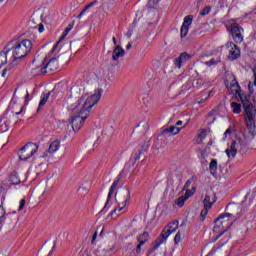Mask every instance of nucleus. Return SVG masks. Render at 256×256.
I'll list each match as a JSON object with an SVG mask.
<instances>
[{
	"instance_id": "f257e3e1",
	"label": "nucleus",
	"mask_w": 256,
	"mask_h": 256,
	"mask_svg": "<svg viewBox=\"0 0 256 256\" xmlns=\"http://www.w3.org/2000/svg\"><path fill=\"white\" fill-rule=\"evenodd\" d=\"M103 94V89H98L91 96L80 97L76 103L70 106L72 111L71 125L73 131H80L81 127L85 125V121L91 115V110L99 101L101 100V95Z\"/></svg>"
},
{
	"instance_id": "f03ea898",
	"label": "nucleus",
	"mask_w": 256,
	"mask_h": 256,
	"mask_svg": "<svg viewBox=\"0 0 256 256\" xmlns=\"http://www.w3.org/2000/svg\"><path fill=\"white\" fill-rule=\"evenodd\" d=\"M32 49H33V42H31V40L29 39H24V40L15 42L11 48L12 57L14 61H17L19 59H24V57H27V55L31 53Z\"/></svg>"
},
{
	"instance_id": "7ed1b4c3",
	"label": "nucleus",
	"mask_w": 256,
	"mask_h": 256,
	"mask_svg": "<svg viewBox=\"0 0 256 256\" xmlns=\"http://www.w3.org/2000/svg\"><path fill=\"white\" fill-rule=\"evenodd\" d=\"M227 31L230 32L234 43L241 44L243 43V26L237 23V19H230L224 23Z\"/></svg>"
},
{
	"instance_id": "20e7f679",
	"label": "nucleus",
	"mask_w": 256,
	"mask_h": 256,
	"mask_svg": "<svg viewBox=\"0 0 256 256\" xmlns=\"http://www.w3.org/2000/svg\"><path fill=\"white\" fill-rule=\"evenodd\" d=\"M59 63H63V57L51 58L46 65L38 66L34 69V75H45V73H53L59 69Z\"/></svg>"
},
{
	"instance_id": "39448f33",
	"label": "nucleus",
	"mask_w": 256,
	"mask_h": 256,
	"mask_svg": "<svg viewBox=\"0 0 256 256\" xmlns=\"http://www.w3.org/2000/svg\"><path fill=\"white\" fill-rule=\"evenodd\" d=\"M37 151H39V145L33 142H28L18 151L19 160L28 161V159H31Z\"/></svg>"
},
{
	"instance_id": "423d86ee",
	"label": "nucleus",
	"mask_w": 256,
	"mask_h": 256,
	"mask_svg": "<svg viewBox=\"0 0 256 256\" xmlns=\"http://www.w3.org/2000/svg\"><path fill=\"white\" fill-rule=\"evenodd\" d=\"M226 210L230 211V213H225L220 215V217H224V219L220 220V223L222 225H227V223H232L233 225V221H230L229 217H240L239 213H241V208L237 204H228L226 206Z\"/></svg>"
},
{
	"instance_id": "0eeeda50",
	"label": "nucleus",
	"mask_w": 256,
	"mask_h": 256,
	"mask_svg": "<svg viewBox=\"0 0 256 256\" xmlns=\"http://www.w3.org/2000/svg\"><path fill=\"white\" fill-rule=\"evenodd\" d=\"M221 219H225V216H219L214 220L215 225L213 231L214 233H218V235L216 236V241L217 239L225 235V233H227V231H229L232 226V223H227V225L222 224Z\"/></svg>"
},
{
	"instance_id": "6e6552de",
	"label": "nucleus",
	"mask_w": 256,
	"mask_h": 256,
	"mask_svg": "<svg viewBox=\"0 0 256 256\" xmlns=\"http://www.w3.org/2000/svg\"><path fill=\"white\" fill-rule=\"evenodd\" d=\"M169 235H171V232L167 229V227H165L162 230L160 236L153 243L151 249L148 251V256L151 255V253H153L154 251H157V249H159V246L163 245V242L167 241Z\"/></svg>"
},
{
	"instance_id": "1a4fd4ad",
	"label": "nucleus",
	"mask_w": 256,
	"mask_h": 256,
	"mask_svg": "<svg viewBox=\"0 0 256 256\" xmlns=\"http://www.w3.org/2000/svg\"><path fill=\"white\" fill-rule=\"evenodd\" d=\"M228 50V61H237L241 57V49L233 42H227L225 45Z\"/></svg>"
},
{
	"instance_id": "9d476101",
	"label": "nucleus",
	"mask_w": 256,
	"mask_h": 256,
	"mask_svg": "<svg viewBox=\"0 0 256 256\" xmlns=\"http://www.w3.org/2000/svg\"><path fill=\"white\" fill-rule=\"evenodd\" d=\"M232 87H236V95H238L243 107L246 105H251V94H247L243 91H241V86H239V82L234 79V83L232 84Z\"/></svg>"
},
{
	"instance_id": "9b49d317",
	"label": "nucleus",
	"mask_w": 256,
	"mask_h": 256,
	"mask_svg": "<svg viewBox=\"0 0 256 256\" xmlns=\"http://www.w3.org/2000/svg\"><path fill=\"white\" fill-rule=\"evenodd\" d=\"M3 218V225H7V227H15L19 221V216L17 215L16 211H13L12 213H6Z\"/></svg>"
},
{
	"instance_id": "f8f14e48",
	"label": "nucleus",
	"mask_w": 256,
	"mask_h": 256,
	"mask_svg": "<svg viewBox=\"0 0 256 256\" xmlns=\"http://www.w3.org/2000/svg\"><path fill=\"white\" fill-rule=\"evenodd\" d=\"M121 181H123V173L118 174L117 178L111 185L107 201L105 203L104 208L101 211H105V209H107V205H109V201H111V197H113V194L115 193V190L117 189V186L121 183Z\"/></svg>"
},
{
	"instance_id": "ddd939ff",
	"label": "nucleus",
	"mask_w": 256,
	"mask_h": 256,
	"mask_svg": "<svg viewBox=\"0 0 256 256\" xmlns=\"http://www.w3.org/2000/svg\"><path fill=\"white\" fill-rule=\"evenodd\" d=\"M131 200V191L126 190L124 192V198L121 199V203H118V207L114 208V210L111 212V215H115V213L123 211L127 205H129V201Z\"/></svg>"
},
{
	"instance_id": "4468645a",
	"label": "nucleus",
	"mask_w": 256,
	"mask_h": 256,
	"mask_svg": "<svg viewBox=\"0 0 256 256\" xmlns=\"http://www.w3.org/2000/svg\"><path fill=\"white\" fill-rule=\"evenodd\" d=\"M192 57L193 56H191L189 53L182 52L178 58L174 59L175 67H177V69H181V67L183 66V63H187V61H191Z\"/></svg>"
},
{
	"instance_id": "2eb2a0df",
	"label": "nucleus",
	"mask_w": 256,
	"mask_h": 256,
	"mask_svg": "<svg viewBox=\"0 0 256 256\" xmlns=\"http://www.w3.org/2000/svg\"><path fill=\"white\" fill-rule=\"evenodd\" d=\"M241 145V140L232 141L230 148L226 149V155L228 159H235V156L237 155V149H239V146Z\"/></svg>"
},
{
	"instance_id": "dca6fc26",
	"label": "nucleus",
	"mask_w": 256,
	"mask_h": 256,
	"mask_svg": "<svg viewBox=\"0 0 256 256\" xmlns=\"http://www.w3.org/2000/svg\"><path fill=\"white\" fill-rule=\"evenodd\" d=\"M244 107V113L246 115L245 119L246 121H253L255 120L256 117V109L255 106L253 104H248Z\"/></svg>"
},
{
	"instance_id": "f3484780",
	"label": "nucleus",
	"mask_w": 256,
	"mask_h": 256,
	"mask_svg": "<svg viewBox=\"0 0 256 256\" xmlns=\"http://www.w3.org/2000/svg\"><path fill=\"white\" fill-rule=\"evenodd\" d=\"M125 56V50L121 46H116L112 53V60L119 61V57Z\"/></svg>"
},
{
	"instance_id": "a211bd4d",
	"label": "nucleus",
	"mask_w": 256,
	"mask_h": 256,
	"mask_svg": "<svg viewBox=\"0 0 256 256\" xmlns=\"http://www.w3.org/2000/svg\"><path fill=\"white\" fill-rule=\"evenodd\" d=\"M246 127L252 139H255V135H256L255 120H246Z\"/></svg>"
},
{
	"instance_id": "6ab92c4d",
	"label": "nucleus",
	"mask_w": 256,
	"mask_h": 256,
	"mask_svg": "<svg viewBox=\"0 0 256 256\" xmlns=\"http://www.w3.org/2000/svg\"><path fill=\"white\" fill-rule=\"evenodd\" d=\"M73 29V26L69 25L68 27H66V29L64 30L61 38L59 39V41L56 43V45L53 47L52 49V53H55V51H57V47H59V43H61V41H63V39H65L67 37V35H69V32Z\"/></svg>"
},
{
	"instance_id": "aec40b11",
	"label": "nucleus",
	"mask_w": 256,
	"mask_h": 256,
	"mask_svg": "<svg viewBox=\"0 0 256 256\" xmlns=\"http://www.w3.org/2000/svg\"><path fill=\"white\" fill-rule=\"evenodd\" d=\"M59 147H61V141L54 140L49 145L48 153H51V154L56 153V151H59Z\"/></svg>"
},
{
	"instance_id": "412c9836",
	"label": "nucleus",
	"mask_w": 256,
	"mask_h": 256,
	"mask_svg": "<svg viewBox=\"0 0 256 256\" xmlns=\"http://www.w3.org/2000/svg\"><path fill=\"white\" fill-rule=\"evenodd\" d=\"M51 93H42L41 95V100L38 106V111H41V108L45 107V104L47 103V101H49V97H50Z\"/></svg>"
},
{
	"instance_id": "4be33fe9",
	"label": "nucleus",
	"mask_w": 256,
	"mask_h": 256,
	"mask_svg": "<svg viewBox=\"0 0 256 256\" xmlns=\"http://www.w3.org/2000/svg\"><path fill=\"white\" fill-rule=\"evenodd\" d=\"M137 241L140 245H145L149 241V232H143L141 235L137 236Z\"/></svg>"
},
{
	"instance_id": "5701e85b",
	"label": "nucleus",
	"mask_w": 256,
	"mask_h": 256,
	"mask_svg": "<svg viewBox=\"0 0 256 256\" xmlns=\"http://www.w3.org/2000/svg\"><path fill=\"white\" fill-rule=\"evenodd\" d=\"M167 230L170 231V233H175V231H177V229H179V220H175L173 222H170L167 226H166Z\"/></svg>"
},
{
	"instance_id": "b1692460",
	"label": "nucleus",
	"mask_w": 256,
	"mask_h": 256,
	"mask_svg": "<svg viewBox=\"0 0 256 256\" xmlns=\"http://www.w3.org/2000/svg\"><path fill=\"white\" fill-rule=\"evenodd\" d=\"M9 181L11 185H19V183H21V180L19 179V176L17 175V173H12L10 175Z\"/></svg>"
},
{
	"instance_id": "393cba45",
	"label": "nucleus",
	"mask_w": 256,
	"mask_h": 256,
	"mask_svg": "<svg viewBox=\"0 0 256 256\" xmlns=\"http://www.w3.org/2000/svg\"><path fill=\"white\" fill-rule=\"evenodd\" d=\"M109 253V249H105L103 247H98L96 250H95V254L97 256H107V254Z\"/></svg>"
},
{
	"instance_id": "a878e982",
	"label": "nucleus",
	"mask_w": 256,
	"mask_h": 256,
	"mask_svg": "<svg viewBox=\"0 0 256 256\" xmlns=\"http://www.w3.org/2000/svg\"><path fill=\"white\" fill-rule=\"evenodd\" d=\"M209 170L212 175H215V173H217V161L215 159L210 162Z\"/></svg>"
},
{
	"instance_id": "bb28decb",
	"label": "nucleus",
	"mask_w": 256,
	"mask_h": 256,
	"mask_svg": "<svg viewBox=\"0 0 256 256\" xmlns=\"http://www.w3.org/2000/svg\"><path fill=\"white\" fill-rule=\"evenodd\" d=\"M231 107L233 109V113H235L236 115H239V113H241V104L237 102H232Z\"/></svg>"
},
{
	"instance_id": "cd10ccee",
	"label": "nucleus",
	"mask_w": 256,
	"mask_h": 256,
	"mask_svg": "<svg viewBox=\"0 0 256 256\" xmlns=\"http://www.w3.org/2000/svg\"><path fill=\"white\" fill-rule=\"evenodd\" d=\"M204 207H206V209H211L213 207V203H211V196L206 195L204 200Z\"/></svg>"
},
{
	"instance_id": "c85d7f7f",
	"label": "nucleus",
	"mask_w": 256,
	"mask_h": 256,
	"mask_svg": "<svg viewBox=\"0 0 256 256\" xmlns=\"http://www.w3.org/2000/svg\"><path fill=\"white\" fill-rule=\"evenodd\" d=\"M95 3H97V1H93L91 3H89L88 5H86L84 7V9L80 12V14L78 15V19H81L84 15H85V12L90 9V7H93V5H95Z\"/></svg>"
},
{
	"instance_id": "c756f323",
	"label": "nucleus",
	"mask_w": 256,
	"mask_h": 256,
	"mask_svg": "<svg viewBox=\"0 0 256 256\" xmlns=\"http://www.w3.org/2000/svg\"><path fill=\"white\" fill-rule=\"evenodd\" d=\"M3 65H7V53L0 52V69L3 67Z\"/></svg>"
},
{
	"instance_id": "7c9ffc66",
	"label": "nucleus",
	"mask_w": 256,
	"mask_h": 256,
	"mask_svg": "<svg viewBox=\"0 0 256 256\" xmlns=\"http://www.w3.org/2000/svg\"><path fill=\"white\" fill-rule=\"evenodd\" d=\"M193 23V15H188L184 18L182 26L188 27Z\"/></svg>"
},
{
	"instance_id": "2f4dec72",
	"label": "nucleus",
	"mask_w": 256,
	"mask_h": 256,
	"mask_svg": "<svg viewBox=\"0 0 256 256\" xmlns=\"http://www.w3.org/2000/svg\"><path fill=\"white\" fill-rule=\"evenodd\" d=\"M189 33V28L187 26H181L180 29V37L184 38L187 37V34Z\"/></svg>"
},
{
	"instance_id": "473e14b6",
	"label": "nucleus",
	"mask_w": 256,
	"mask_h": 256,
	"mask_svg": "<svg viewBox=\"0 0 256 256\" xmlns=\"http://www.w3.org/2000/svg\"><path fill=\"white\" fill-rule=\"evenodd\" d=\"M185 201H187V198L185 196H181L176 200V205H178V207H183V205H185Z\"/></svg>"
},
{
	"instance_id": "72a5a7b5",
	"label": "nucleus",
	"mask_w": 256,
	"mask_h": 256,
	"mask_svg": "<svg viewBox=\"0 0 256 256\" xmlns=\"http://www.w3.org/2000/svg\"><path fill=\"white\" fill-rule=\"evenodd\" d=\"M207 137V130L206 129H200V133L198 134V139L200 141H203Z\"/></svg>"
},
{
	"instance_id": "f704fd0d",
	"label": "nucleus",
	"mask_w": 256,
	"mask_h": 256,
	"mask_svg": "<svg viewBox=\"0 0 256 256\" xmlns=\"http://www.w3.org/2000/svg\"><path fill=\"white\" fill-rule=\"evenodd\" d=\"M196 188L193 187L192 190H189V188L186 189V194L184 195L185 198L189 199L192 195L195 194Z\"/></svg>"
},
{
	"instance_id": "c9c22d12",
	"label": "nucleus",
	"mask_w": 256,
	"mask_h": 256,
	"mask_svg": "<svg viewBox=\"0 0 256 256\" xmlns=\"http://www.w3.org/2000/svg\"><path fill=\"white\" fill-rule=\"evenodd\" d=\"M207 213H209V208L204 207V209H202L200 213L201 221H205V217H207Z\"/></svg>"
},
{
	"instance_id": "e433bc0d",
	"label": "nucleus",
	"mask_w": 256,
	"mask_h": 256,
	"mask_svg": "<svg viewBox=\"0 0 256 256\" xmlns=\"http://www.w3.org/2000/svg\"><path fill=\"white\" fill-rule=\"evenodd\" d=\"M211 13V6H206L204 9L200 12V15L202 17H205V15H209Z\"/></svg>"
},
{
	"instance_id": "4c0bfd02",
	"label": "nucleus",
	"mask_w": 256,
	"mask_h": 256,
	"mask_svg": "<svg viewBox=\"0 0 256 256\" xmlns=\"http://www.w3.org/2000/svg\"><path fill=\"white\" fill-rule=\"evenodd\" d=\"M170 133L173 135H178V133L181 131V128H177V126H171L168 128Z\"/></svg>"
},
{
	"instance_id": "58836bf2",
	"label": "nucleus",
	"mask_w": 256,
	"mask_h": 256,
	"mask_svg": "<svg viewBox=\"0 0 256 256\" xmlns=\"http://www.w3.org/2000/svg\"><path fill=\"white\" fill-rule=\"evenodd\" d=\"M195 181V176H192L190 179H188L184 185V189H189L191 187V184Z\"/></svg>"
},
{
	"instance_id": "ea45409f",
	"label": "nucleus",
	"mask_w": 256,
	"mask_h": 256,
	"mask_svg": "<svg viewBox=\"0 0 256 256\" xmlns=\"http://www.w3.org/2000/svg\"><path fill=\"white\" fill-rule=\"evenodd\" d=\"M159 3V0H149L148 1V8L155 9V6Z\"/></svg>"
},
{
	"instance_id": "a19ab883",
	"label": "nucleus",
	"mask_w": 256,
	"mask_h": 256,
	"mask_svg": "<svg viewBox=\"0 0 256 256\" xmlns=\"http://www.w3.org/2000/svg\"><path fill=\"white\" fill-rule=\"evenodd\" d=\"M3 217H5V208L0 206V225H3Z\"/></svg>"
},
{
	"instance_id": "79ce46f5",
	"label": "nucleus",
	"mask_w": 256,
	"mask_h": 256,
	"mask_svg": "<svg viewBox=\"0 0 256 256\" xmlns=\"http://www.w3.org/2000/svg\"><path fill=\"white\" fill-rule=\"evenodd\" d=\"M217 115V110L216 109H213V110H211L209 113H208V115H207V117L208 118H211V117H213L212 118V121H215V116Z\"/></svg>"
},
{
	"instance_id": "37998d69",
	"label": "nucleus",
	"mask_w": 256,
	"mask_h": 256,
	"mask_svg": "<svg viewBox=\"0 0 256 256\" xmlns=\"http://www.w3.org/2000/svg\"><path fill=\"white\" fill-rule=\"evenodd\" d=\"M180 241H181V232H177V234L174 237L175 245H179Z\"/></svg>"
},
{
	"instance_id": "c03bdc74",
	"label": "nucleus",
	"mask_w": 256,
	"mask_h": 256,
	"mask_svg": "<svg viewBox=\"0 0 256 256\" xmlns=\"http://www.w3.org/2000/svg\"><path fill=\"white\" fill-rule=\"evenodd\" d=\"M26 203H27V200H25V199L20 200L18 211H23V209H25V204Z\"/></svg>"
},
{
	"instance_id": "a18cd8bd",
	"label": "nucleus",
	"mask_w": 256,
	"mask_h": 256,
	"mask_svg": "<svg viewBox=\"0 0 256 256\" xmlns=\"http://www.w3.org/2000/svg\"><path fill=\"white\" fill-rule=\"evenodd\" d=\"M205 65H207V67H212V65H217V61L215 58H212L211 60L205 62Z\"/></svg>"
},
{
	"instance_id": "49530a36",
	"label": "nucleus",
	"mask_w": 256,
	"mask_h": 256,
	"mask_svg": "<svg viewBox=\"0 0 256 256\" xmlns=\"http://www.w3.org/2000/svg\"><path fill=\"white\" fill-rule=\"evenodd\" d=\"M143 151H145V149L144 150H139L138 154L134 158L133 165H135V163H137V161H139L141 159V155H142Z\"/></svg>"
},
{
	"instance_id": "de8ad7c7",
	"label": "nucleus",
	"mask_w": 256,
	"mask_h": 256,
	"mask_svg": "<svg viewBox=\"0 0 256 256\" xmlns=\"http://www.w3.org/2000/svg\"><path fill=\"white\" fill-rule=\"evenodd\" d=\"M38 31L39 33H43V31H45V26L42 23L38 25Z\"/></svg>"
},
{
	"instance_id": "09e8293b",
	"label": "nucleus",
	"mask_w": 256,
	"mask_h": 256,
	"mask_svg": "<svg viewBox=\"0 0 256 256\" xmlns=\"http://www.w3.org/2000/svg\"><path fill=\"white\" fill-rule=\"evenodd\" d=\"M141 247H143V245H141V242H139V244L136 246V253L139 255V253H141Z\"/></svg>"
},
{
	"instance_id": "8fccbe9b",
	"label": "nucleus",
	"mask_w": 256,
	"mask_h": 256,
	"mask_svg": "<svg viewBox=\"0 0 256 256\" xmlns=\"http://www.w3.org/2000/svg\"><path fill=\"white\" fill-rule=\"evenodd\" d=\"M167 133H171L170 130H169V128L163 129V130L160 132V135H165V134H167Z\"/></svg>"
},
{
	"instance_id": "3c124183",
	"label": "nucleus",
	"mask_w": 256,
	"mask_h": 256,
	"mask_svg": "<svg viewBox=\"0 0 256 256\" xmlns=\"http://www.w3.org/2000/svg\"><path fill=\"white\" fill-rule=\"evenodd\" d=\"M248 90H249V95H253V87H251V82L248 84Z\"/></svg>"
},
{
	"instance_id": "603ef678",
	"label": "nucleus",
	"mask_w": 256,
	"mask_h": 256,
	"mask_svg": "<svg viewBox=\"0 0 256 256\" xmlns=\"http://www.w3.org/2000/svg\"><path fill=\"white\" fill-rule=\"evenodd\" d=\"M232 131H233V130H231V128H228V129L225 131V133H224L225 137H227L228 135H231Z\"/></svg>"
},
{
	"instance_id": "864d4df0",
	"label": "nucleus",
	"mask_w": 256,
	"mask_h": 256,
	"mask_svg": "<svg viewBox=\"0 0 256 256\" xmlns=\"http://www.w3.org/2000/svg\"><path fill=\"white\" fill-rule=\"evenodd\" d=\"M96 239H97V232H95L92 236V241H91L92 245L93 243H95Z\"/></svg>"
},
{
	"instance_id": "5fc2aeb1",
	"label": "nucleus",
	"mask_w": 256,
	"mask_h": 256,
	"mask_svg": "<svg viewBox=\"0 0 256 256\" xmlns=\"http://www.w3.org/2000/svg\"><path fill=\"white\" fill-rule=\"evenodd\" d=\"M29 101H31V97L29 95V92H27L26 97H25V102L29 103Z\"/></svg>"
},
{
	"instance_id": "6e6d98bb",
	"label": "nucleus",
	"mask_w": 256,
	"mask_h": 256,
	"mask_svg": "<svg viewBox=\"0 0 256 256\" xmlns=\"http://www.w3.org/2000/svg\"><path fill=\"white\" fill-rule=\"evenodd\" d=\"M7 71H9V68H5V69L2 71V77H5V75H7Z\"/></svg>"
},
{
	"instance_id": "4d7b16f0",
	"label": "nucleus",
	"mask_w": 256,
	"mask_h": 256,
	"mask_svg": "<svg viewBox=\"0 0 256 256\" xmlns=\"http://www.w3.org/2000/svg\"><path fill=\"white\" fill-rule=\"evenodd\" d=\"M181 125H183V121L179 120V121L176 122V127H179Z\"/></svg>"
},
{
	"instance_id": "13d9d810",
	"label": "nucleus",
	"mask_w": 256,
	"mask_h": 256,
	"mask_svg": "<svg viewBox=\"0 0 256 256\" xmlns=\"http://www.w3.org/2000/svg\"><path fill=\"white\" fill-rule=\"evenodd\" d=\"M254 73V85H256V69L253 70Z\"/></svg>"
},
{
	"instance_id": "bf43d9fd",
	"label": "nucleus",
	"mask_w": 256,
	"mask_h": 256,
	"mask_svg": "<svg viewBox=\"0 0 256 256\" xmlns=\"http://www.w3.org/2000/svg\"><path fill=\"white\" fill-rule=\"evenodd\" d=\"M131 47H133V45L131 43H128L126 46L127 51H129V49H131Z\"/></svg>"
},
{
	"instance_id": "052dcab7",
	"label": "nucleus",
	"mask_w": 256,
	"mask_h": 256,
	"mask_svg": "<svg viewBox=\"0 0 256 256\" xmlns=\"http://www.w3.org/2000/svg\"><path fill=\"white\" fill-rule=\"evenodd\" d=\"M112 41H113L114 45H117V38L113 37Z\"/></svg>"
},
{
	"instance_id": "680f3d73",
	"label": "nucleus",
	"mask_w": 256,
	"mask_h": 256,
	"mask_svg": "<svg viewBox=\"0 0 256 256\" xmlns=\"http://www.w3.org/2000/svg\"><path fill=\"white\" fill-rule=\"evenodd\" d=\"M81 191H85V188H78V192L81 193Z\"/></svg>"
},
{
	"instance_id": "e2e57ef3",
	"label": "nucleus",
	"mask_w": 256,
	"mask_h": 256,
	"mask_svg": "<svg viewBox=\"0 0 256 256\" xmlns=\"http://www.w3.org/2000/svg\"><path fill=\"white\" fill-rule=\"evenodd\" d=\"M229 241V238H227L226 240H224L223 242H222V245H225V243H227Z\"/></svg>"
},
{
	"instance_id": "0e129e2a",
	"label": "nucleus",
	"mask_w": 256,
	"mask_h": 256,
	"mask_svg": "<svg viewBox=\"0 0 256 256\" xmlns=\"http://www.w3.org/2000/svg\"><path fill=\"white\" fill-rule=\"evenodd\" d=\"M215 251H217V248H216V247H214V248L212 249L211 253H215Z\"/></svg>"
},
{
	"instance_id": "69168bd1",
	"label": "nucleus",
	"mask_w": 256,
	"mask_h": 256,
	"mask_svg": "<svg viewBox=\"0 0 256 256\" xmlns=\"http://www.w3.org/2000/svg\"><path fill=\"white\" fill-rule=\"evenodd\" d=\"M22 111H23V109H21L19 112H16V115H21Z\"/></svg>"
},
{
	"instance_id": "338daca9",
	"label": "nucleus",
	"mask_w": 256,
	"mask_h": 256,
	"mask_svg": "<svg viewBox=\"0 0 256 256\" xmlns=\"http://www.w3.org/2000/svg\"><path fill=\"white\" fill-rule=\"evenodd\" d=\"M100 235H103V230L100 232Z\"/></svg>"
},
{
	"instance_id": "774afa93",
	"label": "nucleus",
	"mask_w": 256,
	"mask_h": 256,
	"mask_svg": "<svg viewBox=\"0 0 256 256\" xmlns=\"http://www.w3.org/2000/svg\"><path fill=\"white\" fill-rule=\"evenodd\" d=\"M3 1H5V0H0V3H3Z\"/></svg>"
}]
</instances>
